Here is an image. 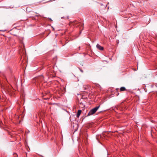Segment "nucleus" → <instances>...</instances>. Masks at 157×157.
I'll return each instance as SVG.
<instances>
[{"instance_id": "5", "label": "nucleus", "mask_w": 157, "mask_h": 157, "mask_svg": "<svg viewBox=\"0 0 157 157\" xmlns=\"http://www.w3.org/2000/svg\"><path fill=\"white\" fill-rule=\"evenodd\" d=\"M120 90L121 91H123L127 90L124 87H121L120 89Z\"/></svg>"}, {"instance_id": "4", "label": "nucleus", "mask_w": 157, "mask_h": 157, "mask_svg": "<svg viewBox=\"0 0 157 157\" xmlns=\"http://www.w3.org/2000/svg\"><path fill=\"white\" fill-rule=\"evenodd\" d=\"M82 112V111L80 110H79L78 111L76 115V116L77 117H78L80 115Z\"/></svg>"}, {"instance_id": "1", "label": "nucleus", "mask_w": 157, "mask_h": 157, "mask_svg": "<svg viewBox=\"0 0 157 157\" xmlns=\"http://www.w3.org/2000/svg\"><path fill=\"white\" fill-rule=\"evenodd\" d=\"M100 106L99 105L91 109L88 113L87 116L91 115L94 114L98 110Z\"/></svg>"}, {"instance_id": "3", "label": "nucleus", "mask_w": 157, "mask_h": 157, "mask_svg": "<svg viewBox=\"0 0 157 157\" xmlns=\"http://www.w3.org/2000/svg\"><path fill=\"white\" fill-rule=\"evenodd\" d=\"M90 86L88 85H85L83 86V88L84 90H86L89 89Z\"/></svg>"}, {"instance_id": "6", "label": "nucleus", "mask_w": 157, "mask_h": 157, "mask_svg": "<svg viewBox=\"0 0 157 157\" xmlns=\"http://www.w3.org/2000/svg\"><path fill=\"white\" fill-rule=\"evenodd\" d=\"M72 23V22H70V24H71V23Z\"/></svg>"}, {"instance_id": "7", "label": "nucleus", "mask_w": 157, "mask_h": 157, "mask_svg": "<svg viewBox=\"0 0 157 157\" xmlns=\"http://www.w3.org/2000/svg\"><path fill=\"white\" fill-rule=\"evenodd\" d=\"M116 90H117L118 89H117Z\"/></svg>"}, {"instance_id": "2", "label": "nucleus", "mask_w": 157, "mask_h": 157, "mask_svg": "<svg viewBox=\"0 0 157 157\" xmlns=\"http://www.w3.org/2000/svg\"><path fill=\"white\" fill-rule=\"evenodd\" d=\"M97 48L100 50H103L104 49V48L103 47L100 46L99 44H97L96 45Z\"/></svg>"}]
</instances>
